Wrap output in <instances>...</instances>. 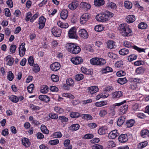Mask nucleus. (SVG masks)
Here are the masks:
<instances>
[{"instance_id": "nucleus-9", "label": "nucleus", "mask_w": 149, "mask_h": 149, "mask_svg": "<svg viewBox=\"0 0 149 149\" xmlns=\"http://www.w3.org/2000/svg\"><path fill=\"white\" fill-rule=\"evenodd\" d=\"M60 64L57 62H55L52 64L50 66V68L52 70L56 71L58 70L60 68Z\"/></svg>"}, {"instance_id": "nucleus-35", "label": "nucleus", "mask_w": 149, "mask_h": 149, "mask_svg": "<svg viewBox=\"0 0 149 149\" xmlns=\"http://www.w3.org/2000/svg\"><path fill=\"white\" fill-rule=\"evenodd\" d=\"M148 144L147 141H144L139 143L138 145V148L139 149H141L145 147Z\"/></svg>"}, {"instance_id": "nucleus-47", "label": "nucleus", "mask_w": 149, "mask_h": 149, "mask_svg": "<svg viewBox=\"0 0 149 149\" xmlns=\"http://www.w3.org/2000/svg\"><path fill=\"white\" fill-rule=\"evenodd\" d=\"M51 78L52 81L54 82H56L59 80V77L57 75L53 74L51 76Z\"/></svg>"}, {"instance_id": "nucleus-23", "label": "nucleus", "mask_w": 149, "mask_h": 149, "mask_svg": "<svg viewBox=\"0 0 149 149\" xmlns=\"http://www.w3.org/2000/svg\"><path fill=\"white\" fill-rule=\"evenodd\" d=\"M141 136L143 138L148 136L149 137V131L147 130H143L141 132Z\"/></svg>"}, {"instance_id": "nucleus-26", "label": "nucleus", "mask_w": 149, "mask_h": 149, "mask_svg": "<svg viewBox=\"0 0 149 149\" xmlns=\"http://www.w3.org/2000/svg\"><path fill=\"white\" fill-rule=\"evenodd\" d=\"M119 52L120 55L124 56L128 54L129 53V51L127 49L123 48L120 49L119 51Z\"/></svg>"}, {"instance_id": "nucleus-21", "label": "nucleus", "mask_w": 149, "mask_h": 149, "mask_svg": "<svg viewBox=\"0 0 149 149\" xmlns=\"http://www.w3.org/2000/svg\"><path fill=\"white\" fill-rule=\"evenodd\" d=\"M81 7L85 10L89 9L91 8L90 5L87 3L83 2L80 4Z\"/></svg>"}, {"instance_id": "nucleus-45", "label": "nucleus", "mask_w": 149, "mask_h": 149, "mask_svg": "<svg viewBox=\"0 0 149 149\" xmlns=\"http://www.w3.org/2000/svg\"><path fill=\"white\" fill-rule=\"evenodd\" d=\"M137 58L136 55L133 54L129 56L128 57V60L130 61H132L133 60L136 59Z\"/></svg>"}, {"instance_id": "nucleus-7", "label": "nucleus", "mask_w": 149, "mask_h": 149, "mask_svg": "<svg viewBox=\"0 0 149 149\" xmlns=\"http://www.w3.org/2000/svg\"><path fill=\"white\" fill-rule=\"evenodd\" d=\"M79 34L80 37L84 39H87L88 36L87 31L84 29L80 30L79 31Z\"/></svg>"}, {"instance_id": "nucleus-63", "label": "nucleus", "mask_w": 149, "mask_h": 149, "mask_svg": "<svg viewBox=\"0 0 149 149\" xmlns=\"http://www.w3.org/2000/svg\"><path fill=\"white\" fill-rule=\"evenodd\" d=\"M49 116L52 119H57L58 118V115L55 113H50L49 115Z\"/></svg>"}, {"instance_id": "nucleus-59", "label": "nucleus", "mask_w": 149, "mask_h": 149, "mask_svg": "<svg viewBox=\"0 0 149 149\" xmlns=\"http://www.w3.org/2000/svg\"><path fill=\"white\" fill-rule=\"evenodd\" d=\"M108 56L110 58L113 59H115L117 58V56L116 54H113L111 52H109L108 54Z\"/></svg>"}, {"instance_id": "nucleus-27", "label": "nucleus", "mask_w": 149, "mask_h": 149, "mask_svg": "<svg viewBox=\"0 0 149 149\" xmlns=\"http://www.w3.org/2000/svg\"><path fill=\"white\" fill-rule=\"evenodd\" d=\"M125 120L124 116H121L118 119L117 121V125L119 126H121L124 123Z\"/></svg>"}, {"instance_id": "nucleus-62", "label": "nucleus", "mask_w": 149, "mask_h": 149, "mask_svg": "<svg viewBox=\"0 0 149 149\" xmlns=\"http://www.w3.org/2000/svg\"><path fill=\"white\" fill-rule=\"evenodd\" d=\"M28 62L29 64L31 66H32L33 65L34 63V60L33 56H31L29 57L28 60Z\"/></svg>"}, {"instance_id": "nucleus-6", "label": "nucleus", "mask_w": 149, "mask_h": 149, "mask_svg": "<svg viewBox=\"0 0 149 149\" xmlns=\"http://www.w3.org/2000/svg\"><path fill=\"white\" fill-rule=\"evenodd\" d=\"M71 61L73 64L75 65L81 64L83 61L82 58L80 56L73 57L71 58Z\"/></svg>"}, {"instance_id": "nucleus-57", "label": "nucleus", "mask_w": 149, "mask_h": 149, "mask_svg": "<svg viewBox=\"0 0 149 149\" xmlns=\"http://www.w3.org/2000/svg\"><path fill=\"white\" fill-rule=\"evenodd\" d=\"M107 6L108 8H114L116 7V4L112 2H109L108 3Z\"/></svg>"}, {"instance_id": "nucleus-49", "label": "nucleus", "mask_w": 149, "mask_h": 149, "mask_svg": "<svg viewBox=\"0 0 149 149\" xmlns=\"http://www.w3.org/2000/svg\"><path fill=\"white\" fill-rule=\"evenodd\" d=\"M8 79L10 81L13 80L14 78L13 74L11 71H9L8 74Z\"/></svg>"}, {"instance_id": "nucleus-39", "label": "nucleus", "mask_w": 149, "mask_h": 149, "mask_svg": "<svg viewBox=\"0 0 149 149\" xmlns=\"http://www.w3.org/2000/svg\"><path fill=\"white\" fill-rule=\"evenodd\" d=\"M10 100L12 102L15 103L19 101V99L17 96L12 95L9 97Z\"/></svg>"}, {"instance_id": "nucleus-61", "label": "nucleus", "mask_w": 149, "mask_h": 149, "mask_svg": "<svg viewBox=\"0 0 149 149\" xmlns=\"http://www.w3.org/2000/svg\"><path fill=\"white\" fill-rule=\"evenodd\" d=\"M107 113V111L104 110H102L100 111L99 113V115L101 117H103Z\"/></svg>"}, {"instance_id": "nucleus-1", "label": "nucleus", "mask_w": 149, "mask_h": 149, "mask_svg": "<svg viewBox=\"0 0 149 149\" xmlns=\"http://www.w3.org/2000/svg\"><path fill=\"white\" fill-rule=\"evenodd\" d=\"M113 15V13L108 11H106L104 13L97 15L96 19L97 21L104 22L108 20L109 17H112Z\"/></svg>"}, {"instance_id": "nucleus-30", "label": "nucleus", "mask_w": 149, "mask_h": 149, "mask_svg": "<svg viewBox=\"0 0 149 149\" xmlns=\"http://www.w3.org/2000/svg\"><path fill=\"white\" fill-rule=\"evenodd\" d=\"M99 58H94L90 60L91 63L93 65H98Z\"/></svg>"}, {"instance_id": "nucleus-13", "label": "nucleus", "mask_w": 149, "mask_h": 149, "mask_svg": "<svg viewBox=\"0 0 149 149\" xmlns=\"http://www.w3.org/2000/svg\"><path fill=\"white\" fill-rule=\"evenodd\" d=\"M88 90V93L93 94L98 91L99 89L97 87L93 86L89 87Z\"/></svg>"}, {"instance_id": "nucleus-24", "label": "nucleus", "mask_w": 149, "mask_h": 149, "mask_svg": "<svg viewBox=\"0 0 149 149\" xmlns=\"http://www.w3.org/2000/svg\"><path fill=\"white\" fill-rule=\"evenodd\" d=\"M123 94V92L121 91L115 92L113 94V98H119L121 97Z\"/></svg>"}, {"instance_id": "nucleus-5", "label": "nucleus", "mask_w": 149, "mask_h": 149, "mask_svg": "<svg viewBox=\"0 0 149 149\" xmlns=\"http://www.w3.org/2000/svg\"><path fill=\"white\" fill-rule=\"evenodd\" d=\"M68 36L71 38L77 39L78 36L76 33V29L74 27H73L70 29L68 32Z\"/></svg>"}, {"instance_id": "nucleus-40", "label": "nucleus", "mask_w": 149, "mask_h": 149, "mask_svg": "<svg viewBox=\"0 0 149 149\" xmlns=\"http://www.w3.org/2000/svg\"><path fill=\"white\" fill-rule=\"evenodd\" d=\"M107 132V130L103 127L100 128L98 130V133L100 135L105 134Z\"/></svg>"}, {"instance_id": "nucleus-28", "label": "nucleus", "mask_w": 149, "mask_h": 149, "mask_svg": "<svg viewBox=\"0 0 149 149\" xmlns=\"http://www.w3.org/2000/svg\"><path fill=\"white\" fill-rule=\"evenodd\" d=\"M114 42L112 40H109L107 43V46L108 48L113 49L114 48L115 45Z\"/></svg>"}, {"instance_id": "nucleus-17", "label": "nucleus", "mask_w": 149, "mask_h": 149, "mask_svg": "<svg viewBox=\"0 0 149 149\" xmlns=\"http://www.w3.org/2000/svg\"><path fill=\"white\" fill-rule=\"evenodd\" d=\"M6 61L7 62V64L9 65H11L14 62V59L10 55L8 56L6 58Z\"/></svg>"}, {"instance_id": "nucleus-41", "label": "nucleus", "mask_w": 149, "mask_h": 149, "mask_svg": "<svg viewBox=\"0 0 149 149\" xmlns=\"http://www.w3.org/2000/svg\"><path fill=\"white\" fill-rule=\"evenodd\" d=\"M113 71L112 68L109 67L107 66L104 68L102 70L103 73H106L109 72H112Z\"/></svg>"}, {"instance_id": "nucleus-12", "label": "nucleus", "mask_w": 149, "mask_h": 149, "mask_svg": "<svg viewBox=\"0 0 149 149\" xmlns=\"http://www.w3.org/2000/svg\"><path fill=\"white\" fill-rule=\"evenodd\" d=\"M45 21L46 19L44 17H41L39 18V26L38 27L39 29H41L44 27Z\"/></svg>"}, {"instance_id": "nucleus-11", "label": "nucleus", "mask_w": 149, "mask_h": 149, "mask_svg": "<svg viewBox=\"0 0 149 149\" xmlns=\"http://www.w3.org/2000/svg\"><path fill=\"white\" fill-rule=\"evenodd\" d=\"M128 108V106L127 105H124L121 106L118 109L119 112L121 115L126 113Z\"/></svg>"}, {"instance_id": "nucleus-38", "label": "nucleus", "mask_w": 149, "mask_h": 149, "mask_svg": "<svg viewBox=\"0 0 149 149\" xmlns=\"http://www.w3.org/2000/svg\"><path fill=\"white\" fill-rule=\"evenodd\" d=\"M127 81V80L125 77L120 78L118 79L117 80V82L118 83L120 84L123 85Z\"/></svg>"}, {"instance_id": "nucleus-55", "label": "nucleus", "mask_w": 149, "mask_h": 149, "mask_svg": "<svg viewBox=\"0 0 149 149\" xmlns=\"http://www.w3.org/2000/svg\"><path fill=\"white\" fill-rule=\"evenodd\" d=\"M66 83L68 85L73 86L74 83V81L72 79H69L67 80Z\"/></svg>"}, {"instance_id": "nucleus-25", "label": "nucleus", "mask_w": 149, "mask_h": 149, "mask_svg": "<svg viewBox=\"0 0 149 149\" xmlns=\"http://www.w3.org/2000/svg\"><path fill=\"white\" fill-rule=\"evenodd\" d=\"M22 144L26 147H29L30 145V143L29 139L26 138H24L23 140H22Z\"/></svg>"}, {"instance_id": "nucleus-36", "label": "nucleus", "mask_w": 149, "mask_h": 149, "mask_svg": "<svg viewBox=\"0 0 149 149\" xmlns=\"http://www.w3.org/2000/svg\"><path fill=\"white\" fill-rule=\"evenodd\" d=\"M147 24L144 22H141L138 25V28L142 29H145L147 27Z\"/></svg>"}, {"instance_id": "nucleus-46", "label": "nucleus", "mask_w": 149, "mask_h": 149, "mask_svg": "<svg viewBox=\"0 0 149 149\" xmlns=\"http://www.w3.org/2000/svg\"><path fill=\"white\" fill-rule=\"evenodd\" d=\"M80 116V114L78 112H72L70 114V116L73 118H77Z\"/></svg>"}, {"instance_id": "nucleus-60", "label": "nucleus", "mask_w": 149, "mask_h": 149, "mask_svg": "<svg viewBox=\"0 0 149 149\" xmlns=\"http://www.w3.org/2000/svg\"><path fill=\"white\" fill-rule=\"evenodd\" d=\"M133 47L134 49L136 50L137 51H138V52H145V50L146 49H142V48H139L136 46H133Z\"/></svg>"}, {"instance_id": "nucleus-19", "label": "nucleus", "mask_w": 149, "mask_h": 149, "mask_svg": "<svg viewBox=\"0 0 149 149\" xmlns=\"http://www.w3.org/2000/svg\"><path fill=\"white\" fill-rule=\"evenodd\" d=\"M60 15L61 18L62 19H66L68 16V12L67 10L64 9L61 12Z\"/></svg>"}, {"instance_id": "nucleus-32", "label": "nucleus", "mask_w": 149, "mask_h": 149, "mask_svg": "<svg viewBox=\"0 0 149 149\" xmlns=\"http://www.w3.org/2000/svg\"><path fill=\"white\" fill-rule=\"evenodd\" d=\"M125 7L127 9H130L132 7V3L129 1H126L124 3Z\"/></svg>"}, {"instance_id": "nucleus-54", "label": "nucleus", "mask_w": 149, "mask_h": 149, "mask_svg": "<svg viewBox=\"0 0 149 149\" xmlns=\"http://www.w3.org/2000/svg\"><path fill=\"white\" fill-rule=\"evenodd\" d=\"M89 17V14L88 13H85L81 17L83 19L87 21L88 20Z\"/></svg>"}, {"instance_id": "nucleus-4", "label": "nucleus", "mask_w": 149, "mask_h": 149, "mask_svg": "<svg viewBox=\"0 0 149 149\" xmlns=\"http://www.w3.org/2000/svg\"><path fill=\"white\" fill-rule=\"evenodd\" d=\"M126 102V100H125L121 102L115 103L112 105L110 106L109 109V113L112 116L114 115L115 113V110L114 109L116 106H120L123 104H124Z\"/></svg>"}, {"instance_id": "nucleus-14", "label": "nucleus", "mask_w": 149, "mask_h": 149, "mask_svg": "<svg viewBox=\"0 0 149 149\" xmlns=\"http://www.w3.org/2000/svg\"><path fill=\"white\" fill-rule=\"evenodd\" d=\"M119 141L121 143H125L128 140L127 136L126 134H122L118 138Z\"/></svg>"}, {"instance_id": "nucleus-18", "label": "nucleus", "mask_w": 149, "mask_h": 149, "mask_svg": "<svg viewBox=\"0 0 149 149\" xmlns=\"http://www.w3.org/2000/svg\"><path fill=\"white\" fill-rule=\"evenodd\" d=\"M126 19L127 22L131 23L135 21V17L134 15H129L127 16Z\"/></svg>"}, {"instance_id": "nucleus-48", "label": "nucleus", "mask_w": 149, "mask_h": 149, "mask_svg": "<svg viewBox=\"0 0 149 149\" xmlns=\"http://www.w3.org/2000/svg\"><path fill=\"white\" fill-rule=\"evenodd\" d=\"M33 70L36 72H38L40 70V68L37 64H35L33 67Z\"/></svg>"}, {"instance_id": "nucleus-52", "label": "nucleus", "mask_w": 149, "mask_h": 149, "mask_svg": "<svg viewBox=\"0 0 149 149\" xmlns=\"http://www.w3.org/2000/svg\"><path fill=\"white\" fill-rule=\"evenodd\" d=\"M59 143L58 139L51 140L49 141V143L52 145H54L58 144Z\"/></svg>"}, {"instance_id": "nucleus-34", "label": "nucleus", "mask_w": 149, "mask_h": 149, "mask_svg": "<svg viewBox=\"0 0 149 149\" xmlns=\"http://www.w3.org/2000/svg\"><path fill=\"white\" fill-rule=\"evenodd\" d=\"M49 88L47 86H43L41 88L40 92L42 93H46L48 92Z\"/></svg>"}, {"instance_id": "nucleus-33", "label": "nucleus", "mask_w": 149, "mask_h": 149, "mask_svg": "<svg viewBox=\"0 0 149 149\" xmlns=\"http://www.w3.org/2000/svg\"><path fill=\"white\" fill-rule=\"evenodd\" d=\"M135 123V121L134 120L131 119L127 120L126 121V126L127 127H130L133 126Z\"/></svg>"}, {"instance_id": "nucleus-58", "label": "nucleus", "mask_w": 149, "mask_h": 149, "mask_svg": "<svg viewBox=\"0 0 149 149\" xmlns=\"http://www.w3.org/2000/svg\"><path fill=\"white\" fill-rule=\"evenodd\" d=\"M58 119L61 121L62 123L64 122H67L68 121V119L65 116H60L58 117Z\"/></svg>"}, {"instance_id": "nucleus-3", "label": "nucleus", "mask_w": 149, "mask_h": 149, "mask_svg": "<svg viewBox=\"0 0 149 149\" xmlns=\"http://www.w3.org/2000/svg\"><path fill=\"white\" fill-rule=\"evenodd\" d=\"M118 29L120 33L122 36H129L131 34L132 31L125 24H121L120 25Z\"/></svg>"}, {"instance_id": "nucleus-10", "label": "nucleus", "mask_w": 149, "mask_h": 149, "mask_svg": "<svg viewBox=\"0 0 149 149\" xmlns=\"http://www.w3.org/2000/svg\"><path fill=\"white\" fill-rule=\"evenodd\" d=\"M119 135L117 132V130H114L111 131L108 135V136L110 139H114Z\"/></svg>"}, {"instance_id": "nucleus-8", "label": "nucleus", "mask_w": 149, "mask_h": 149, "mask_svg": "<svg viewBox=\"0 0 149 149\" xmlns=\"http://www.w3.org/2000/svg\"><path fill=\"white\" fill-rule=\"evenodd\" d=\"M52 32L55 36L59 37L61 35V30L59 29L56 27H54L52 29Z\"/></svg>"}, {"instance_id": "nucleus-29", "label": "nucleus", "mask_w": 149, "mask_h": 149, "mask_svg": "<svg viewBox=\"0 0 149 149\" xmlns=\"http://www.w3.org/2000/svg\"><path fill=\"white\" fill-rule=\"evenodd\" d=\"M40 129L41 132L45 134H48L49 132V130L47 129L46 126L44 125H41Z\"/></svg>"}, {"instance_id": "nucleus-56", "label": "nucleus", "mask_w": 149, "mask_h": 149, "mask_svg": "<svg viewBox=\"0 0 149 149\" xmlns=\"http://www.w3.org/2000/svg\"><path fill=\"white\" fill-rule=\"evenodd\" d=\"M54 110L56 112L59 113H61L63 112V110L62 109L58 107H55Z\"/></svg>"}, {"instance_id": "nucleus-31", "label": "nucleus", "mask_w": 149, "mask_h": 149, "mask_svg": "<svg viewBox=\"0 0 149 149\" xmlns=\"http://www.w3.org/2000/svg\"><path fill=\"white\" fill-rule=\"evenodd\" d=\"M58 26L62 28H67L68 27V25L67 23H63L61 21H59L57 23Z\"/></svg>"}, {"instance_id": "nucleus-43", "label": "nucleus", "mask_w": 149, "mask_h": 149, "mask_svg": "<svg viewBox=\"0 0 149 149\" xmlns=\"http://www.w3.org/2000/svg\"><path fill=\"white\" fill-rule=\"evenodd\" d=\"M79 125L78 124H74L72 125L71 126V128L73 131H76L78 130L79 128Z\"/></svg>"}, {"instance_id": "nucleus-50", "label": "nucleus", "mask_w": 149, "mask_h": 149, "mask_svg": "<svg viewBox=\"0 0 149 149\" xmlns=\"http://www.w3.org/2000/svg\"><path fill=\"white\" fill-rule=\"evenodd\" d=\"M106 63V61L105 59L102 58H99L98 65H103Z\"/></svg>"}, {"instance_id": "nucleus-2", "label": "nucleus", "mask_w": 149, "mask_h": 149, "mask_svg": "<svg viewBox=\"0 0 149 149\" xmlns=\"http://www.w3.org/2000/svg\"><path fill=\"white\" fill-rule=\"evenodd\" d=\"M65 47L68 51L71 53L76 54L79 53L81 49L80 47L77 44L73 43H68Z\"/></svg>"}, {"instance_id": "nucleus-42", "label": "nucleus", "mask_w": 149, "mask_h": 149, "mask_svg": "<svg viewBox=\"0 0 149 149\" xmlns=\"http://www.w3.org/2000/svg\"><path fill=\"white\" fill-rule=\"evenodd\" d=\"M144 71V69L141 67L137 68L136 70V72L137 74H140L143 73Z\"/></svg>"}, {"instance_id": "nucleus-22", "label": "nucleus", "mask_w": 149, "mask_h": 149, "mask_svg": "<svg viewBox=\"0 0 149 149\" xmlns=\"http://www.w3.org/2000/svg\"><path fill=\"white\" fill-rule=\"evenodd\" d=\"M94 5L96 7H100L104 4V0H95Z\"/></svg>"}, {"instance_id": "nucleus-53", "label": "nucleus", "mask_w": 149, "mask_h": 149, "mask_svg": "<svg viewBox=\"0 0 149 149\" xmlns=\"http://www.w3.org/2000/svg\"><path fill=\"white\" fill-rule=\"evenodd\" d=\"M16 49V45H12L10 47V51L12 53H14L15 52Z\"/></svg>"}, {"instance_id": "nucleus-16", "label": "nucleus", "mask_w": 149, "mask_h": 149, "mask_svg": "<svg viewBox=\"0 0 149 149\" xmlns=\"http://www.w3.org/2000/svg\"><path fill=\"white\" fill-rule=\"evenodd\" d=\"M39 99L40 100L45 102H48L50 101L49 97L48 96L45 95H40L39 97Z\"/></svg>"}, {"instance_id": "nucleus-15", "label": "nucleus", "mask_w": 149, "mask_h": 149, "mask_svg": "<svg viewBox=\"0 0 149 149\" xmlns=\"http://www.w3.org/2000/svg\"><path fill=\"white\" fill-rule=\"evenodd\" d=\"M79 3L77 1L72 2L68 5V7L71 10H74L78 6Z\"/></svg>"}, {"instance_id": "nucleus-51", "label": "nucleus", "mask_w": 149, "mask_h": 149, "mask_svg": "<svg viewBox=\"0 0 149 149\" xmlns=\"http://www.w3.org/2000/svg\"><path fill=\"white\" fill-rule=\"evenodd\" d=\"M34 87V86L33 84H32L30 85L27 87L28 92L29 93H32Z\"/></svg>"}, {"instance_id": "nucleus-64", "label": "nucleus", "mask_w": 149, "mask_h": 149, "mask_svg": "<svg viewBox=\"0 0 149 149\" xmlns=\"http://www.w3.org/2000/svg\"><path fill=\"white\" fill-rule=\"evenodd\" d=\"M53 136H54L55 137L59 138L61 137L62 134L60 132H59L54 133L53 134Z\"/></svg>"}, {"instance_id": "nucleus-20", "label": "nucleus", "mask_w": 149, "mask_h": 149, "mask_svg": "<svg viewBox=\"0 0 149 149\" xmlns=\"http://www.w3.org/2000/svg\"><path fill=\"white\" fill-rule=\"evenodd\" d=\"M70 141L69 139H66L64 142L63 144L65 147H68V148H66L65 149H72V145H70Z\"/></svg>"}, {"instance_id": "nucleus-37", "label": "nucleus", "mask_w": 149, "mask_h": 149, "mask_svg": "<svg viewBox=\"0 0 149 149\" xmlns=\"http://www.w3.org/2000/svg\"><path fill=\"white\" fill-rule=\"evenodd\" d=\"M103 26L102 25H96L95 27V30L97 32H100L104 29Z\"/></svg>"}, {"instance_id": "nucleus-44", "label": "nucleus", "mask_w": 149, "mask_h": 149, "mask_svg": "<svg viewBox=\"0 0 149 149\" xmlns=\"http://www.w3.org/2000/svg\"><path fill=\"white\" fill-rule=\"evenodd\" d=\"M84 75L81 74H78L75 76V79L77 81H80L83 79Z\"/></svg>"}]
</instances>
